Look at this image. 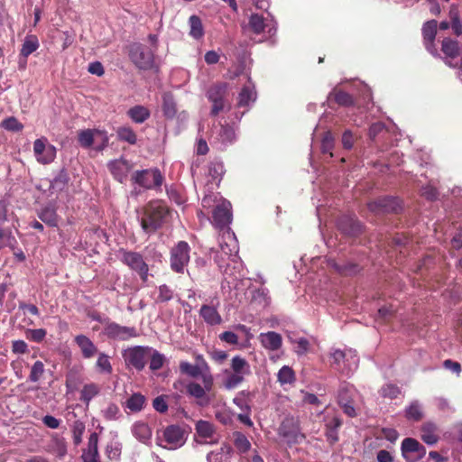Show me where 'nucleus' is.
I'll list each match as a JSON object with an SVG mask.
<instances>
[{"mask_svg":"<svg viewBox=\"0 0 462 462\" xmlns=\"http://www.w3.org/2000/svg\"><path fill=\"white\" fill-rule=\"evenodd\" d=\"M107 167L113 177L119 182L126 180L133 165L126 160L120 158L110 161Z\"/></svg>","mask_w":462,"mask_h":462,"instance_id":"obj_16","label":"nucleus"},{"mask_svg":"<svg viewBox=\"0 0 462 462\" xmlns=\"http://www.w3.org/2000/svg\"><path fill=\"white\" fill-rule=\"evenodd\" d=\"M436 426L432 423H425L421 428V439L428 445H434L438 442Z\"/></svg>","mask_w":462,"mask_h":462,"instance_id":"obj_34","label":"nucleus"},{"mask_svg":"<svg viewBox=\"0 0 462 462\" xmlns=\"http://www.w3.org/2000/svg\"><path fill=\"white\" fill-rule=\"evenodd\" d=\"M33 153L41 164H49L56 158V147L51 144L46 137H41L33 142Z\"/></svg>","mask_w":462,"mask_h":462,"instance_id":"obj_11","label":"nucleus"},{"mask_svg":"<svg viewBox=\"0 0 462 462\" xmlns=\"http://www.w3.org/2000/svg\"><path fill=\"white\" fill-rule=\"evenodd\" d=\"M187 431L179 425H170L156 432V443L158 446L175 450L181 448L187 440Z\"/></svg>","mask_w":462,"mask_h":462,"instance_id":"obj_2","label":"nucleus"},{"mask_svg":"<svg viewBox=\"0 0 462 462\" xmlns=\"http://www.w3.org/2000/svg\"><path fill=\"white\" fill-rule=\"evenodd\" d=\"M215 203L217 205L213 210V224L219 228L228 226L232 220L230 202L214 194H208L202 199L205 208H211Z\"/></svg>","mask_w":462,"mask_h":462,"instance_id":"obj_1","label":"nucleus"},{"mask_svg":"<svg viewBox=\"0 0 462 462\" xmlns=\"http://www.w3.org/2000/svg\"><path fill=\"white\" fill-rule=\"evenodd\" d=\"M119 414V408L116 404H109L104 411L103 415L107 420H116Z\"/></svg>","mask_w":462,"mask_h":462,"instance_id":"obj_61","label":"nucleus"},{"mask_svg":"<svg viewBox=\"0 0 462 462\" xmlns=\"http://www.w3.org/2000/svg\"><path fill=\"white\" fill-rule=\"evenodd\" d=\"M150 351L151 348L148 346H135L125 349L122 356L127 367L141 371L146 365Z\"/></svg>","mask_w":462,"mask_h":462,"instance_id":"obj_8","label":"nucleus"},{"mask_svg":"<svg viewBox=\"0 0 462 462\" xmlns=\"http://www.w3.org/2000/svg\"><path fill=\"white\" fill-rule=\"evenodd\" d=\"M38 47H39V42L35 36L26 37V39L23 44L21 53L24 57H27L30 54H32L33 51H35L38 49Z\"/></svg>","mask_w":462,"mask_h":462,"instance_id":"obj_44","label":"nucleus"},{"mask_svg":"<svg viewBox=\"0 0 462 462\" xmlns=\"http://www.w3.org/2000/svg\"><path fill=\"white\" fill-rule=\"evenodd\" d=\"M163 361L164 356L162 354L155 351L151 356L150 368L153 371L160 369L163 365Z\"/></svg>","mask_w":462,"mask_h":462,"instance_id":"obj_57","label":"nucleus"},{"mask_svg":"<svg viewBox=\"0 0 462 462\" xmlns=\"http://www.w3.org/2000/svg\"><path fill=\"white\" fill-rule=\"evenodd\" d=\"M173 296L172 291L167 285H161L159 287V295L158 300L160 301H168Z\"/></svg>","mask_w":462,"mask_h":462,"instance_id":"obj_60","label":"nucleus"},{"mask_svg":"<svg viewBox=\"0 0 462 462\" xmlns=\"http://www.w3.org/2000/svg\"><path fill=\"white\" fill-rule=\"evenodd\" d=\"M105 334L116 340H128L137 336L136 329L134 327L121 326L116 323H109L105 328Z\"/></svg>","mask_w":462,"mask_h":462,"instance_id":"obj_15","label":"nucleus"},{"mask_svg":"<svg viewBox=\"0 0 462 462\" xmlns=\"http://www.w3.org/2000/svg\"><path fill=\"white\" fill-rule=\"evenodd\" d=\"M75 341L81 350L85 358H91L97 353V347L94 343L86 336L79 335L75 337Z\"/></svg>","mask_w":462,"mask_h":462,"instance_id":"obj_24","label":"nucleus"},{"mask_svg":"<svg viewBox=\"0 0 462 462\" xmlns=\"http://www.w3.org/2000/svg\"><path fill=\"white\" fill-rule=\"evenodd\" d=\"M332 95H334L336 102L339 105L347 106L352 103V97L346 92L338 91L330 94V96Z\"/></svg>","mask_w":462,"mask_h":462,"instance_id":"obj_59","label":"nucleus"},{"mask_svg":"<svg viewBox=\"0 0 462 462\" xmlns=\"http://www.w3.org/2000/svg\"><path fill=\"white\" fill-rule=\"evenodd\" d=\"M145 403V397L141 393L132 394L126 401V407L131 411H140Z\"/></svg>","mask_w":462,"mask_h":462,"instance_id":"obj_38","label":"nucleus"},{"mask_svg":"<svg viewBox=\"0 0 462 462\" xmlns=\"http://www.w3.org/2000/svg\"><path fill=\"white\" fill-rule=\"evenodd\" d=\"M402 454L408 462L419 460L426 454L425 448L415 439L407 438L402 442Z\"/></svg>","mask_w":462,"mask_h":462,"instance_id":"obj_14","label":"nucleus"},{"mask_svg":"<svg viewBox=\"0 0 462 462\" xmlns=\"http://www.w3.org/2000/svg\"><path fill=\"white\" fill-rule=\"evenodd\" d=\"M100 392V387L96 383L85 384L80 392V400L88 405L89 402Z\"/></svg>","mask_w":462,"mask_h":462,"instance_id":"obj_33","label":"nucleus"},{"mask_svg":"<svg viewBox=\"0 0 462 462\" xmlns=\"http://www.w3.org/2000/svg\"><path fill=\"white\" fill-rule=\"evenodd\" d=\"M348 391V387H343L340 392H339V404L341 405V407L343 408L345 413H346L348 416L350 417H354L356 416V410H355V407L353 406V404L348 402V401H346L343 397V393L345 392Z\"/></svg>","mask_w":462,"mask_h":462,"instance_id":"obj_48","label":"nucleus"},{"mask_svg":"<svg viewBox=\"0 0 462 462\" xmlns=\"http://www.w3.org/2000/svg\"><path fill=\"white\" fill-rule=\"evenodd\" d=\"M44 373V365L42 361H36L32 366L29 379L31 382H38Z\"/></svg>","mask_w":462,"mask_h":462,"instance_id":"obj_51","label":"nucleus"},{"mask_svg":"<svg viewBox=\"0 0 462 462\" xmlns=\"http://www.w3.org/2000/svg\"><path fill=\"white\" fill-rule=\"evenodd\" d=\"M330 362L337 370L344 374L354 372L359 363L356 351L352 349L333 348L329 355Z\"/></svg>","mask_w":462,"mask_h":462,"instance_id":"obj_4","label":"nucleus"},{"mask_svg":"<svg viewBox=\"0 0 462 462\" xmlns=\"http://www.w3.org/2000/svg\"><path fill=\"white\" fill-rule=\"evenodd\" d=\"M256 99V92L254 88L251 85L243 88L239 94L238 105L240 106H246L254 103Z\"/></svg>","mask_w":462,"mask_h":462,"instance_id":"obj_31","label":"nucleus"},{"mask_svg":"<svg viewBox=\"0 0 462 462\" xmlns=\"http://www.w3.org/2000/svg\"><path fill=\"white\" fill-rule=\"evenodd\" d=\"M132 180L144 189H152L162 185V177L158 170H143L134 172Z\"/></svg>","mask_w":462,"mask_h":462,"instance_id":"obj_13","label":"nucleus"},{"mask_svg":"<svg viewBox=\"0 0 462 462\" xmlns=\"http://www.w3.org/2000/svg\"><path fill=\"white\" fill-rule=\"evenodd\" d=\"M152 407L158 412H166L168 410L167 396L160 395L156 397L152 402Z\"/></svg>","mask_w":462,"mask_h":462,"instance_id":"obj_53","label":"nucleus"},{"mask_svg":"<svg viewBox=\"0 0 462 462\" xmlns=\"http://www.w3.org/2000/svg\"><path fill=\"white\" fill-rule=\"evenodd\" d=\"M200 315L203 318V319L210 325H217L222 320L217 310L211 306H202L200 309Z\"/></svg>","mask_w":462,"mask_h":462,"instance_id":"obj_29","label":"nucleus"},{"mask_svg":"<svg viewBox=\"0 0 462 462\" xmlns=\"http://www.w3.org/2000/svg\"><path fill=\"white\" fill-rule=\"evenodd\" d=\"M290 341L294 346V352L298 356L305 355L310 350V341L305 337L290 338Z\"/></svg>","mask_w":462,"mask_h":462,"instance_id":"obj_42","label":"nucleus"},{"mask_svg":"<svg viewBox=\"0 0 462 462\" xmlns=\"http://www.w3.org/2000/svg\"><path fill=\"white\" fill-rule=\"evenodd\" d=\"M189 35L199 40L204 36V27L200 18L197 15H191L189 19Z\"/></svg>","mask_w":462,"mask_h":462,"instance_id":"obj_32","label":"nucleus"},{"mask_svg":"<svg viewBox=\"0 0 462 462\" xmlns=\"http://www.w3.org/2000/svg\"><path fill=\"white\" fill-rule=\"evenodd\" d=\"M88 70L89 73L97 75L98 77L103 76L105 73L104 67L102 63L99 61H94L89 63Z\"/></svg>","mask_w":462,"mask_h":462,"instance_id":"obj_63","label":"nucleus"},{"mask_svg":"<svg viewBox=\"0 0 462 462\" xmlns=\"http://www.w3.org/2000/svg\"><path fill=\"white\" fill-rule=\"evenodd\" d=\"M163 112L167 117H173L176 114V106L170 94L163 95Z\"/></svg>","mask_w":462,"mask_h":462,"instance_id":"obj_45","label":"nucleus"},{"mask_svg":"<svg viewBox=\"0 0 462 462\" xmlns=\"http://www.w3.org/2000/svg\"><path fill=\"white\" fill-rule=\"evenodd\" d=\"M132 433L140 442L148 444L152 439V430L150 426L143 421H136L132 426Z\"/></svg>","mask_w":462,"mask_h":462,"instance_id":"obj_22","label":"nucleus"},{"mask_svg":"<svg viewBox=\"0 0 462 462\" xmlns=\"http://www.w3.org/2000/svg\"><path fill=\"white\" fill-rule=\"evenodd\" d=\"M249 26L254 31V33H261L263 32L265 27H269V32H275V27L273 25H269L267 22H265L264 18L257 14H254L250 16L249 19Z\"/></svg>","mask_w":462,"mask_h":462,"instance_id":"obj_25","label":"nucleus"},{"mask_svg":"<svg viewBox=\"0 0 462 462\" xmlns=\"http://www.w3.org/2000/svg\"><path fill=\"white\" fill-rule=\"evenodd\" d=\"M46 336V330L43 328L30 329L27 332V337L34 342H41Z\"/></svg>","mask_w":462,"mask_h":462,"instance_id":"obj_58","label":"nucleus"},{"mask_svg":"<svg viewBox=\"0 0 462 462\" xmlns=\"http://www.w3.org/2000/svg\"><path fill=\"white\" fill-rule=\"evenodd\" d=\"M116 134L120 141L126 142L129 144H135L137 142V136L131 127H119L116 131Z\"/></svg>","mask_w":462,"mask_h":462,"instance_id":"obj_39","label":"nucleus"},{"mask_svg":"<svg viewBox=\"0 0 462 462\" xmlns=\"http://www.w3.org/2000/svg\"><path fill=\"white\" fill-rule=\"evenodd\" d=\"M250 373L249 363L240 356H234L231 360L230 370L226 369L223 372L225 375L224 387L227 390L236 388Z\"/></svg>","mask_w":462,"mask_h":462,"instance_id":"obj_3","label":"nucleus"},{"mask_svg":"<svg viewBox=\"0 0 462 462\" xmlns=\"http://www.w3.org/2000/svg\"><path fill=\"white\" fill-rule=\"evenodd\" d=\"M96 366L97 371L101 374H110L113 371L109 356L104 353L98 355Z\"/></svg>","mask_w":462,"mask_h":462,"instance_id":"obj_40","label":"nucleus"},{"mask_svg":"<svg viewBox=\"0 0 462 462\" xmlns=\"http://www.w3.org/2000/svg\"><path fill=\"white\" fill-rule=\"evenodd\" d=\"M203 385L198 383L191 382L187 384L186 389L189 395L196 399L197 404L205 407L210 403V397L208 393L213 387V376L210 373L202 374Z\"/></svg>","mask_w":462,"mask_h":462,"instance_id":"obj_6","label":"nucleus"},{"mask_svg":"<svg viewBox=\"0 0 462 462\" xmlns=\"http://www.w3.org/2000/svg\"><path fill=\"white\" fill-rule=\"evenodd\" d=\"M334 146V138L330 132H327L322 139L321 149L323 152H329L332 156L331 150Z\"/></svg>","mask_w":462,"mask_h":462,"instance_id":"obj_54","label":"nucleus"},{"mask_svg":"<svg viewBox=\"0 0 462 462\" xmlns=\"http://www.w3.org/2000/svg\"><path fill=\"white\" fill-rule=\"evenodd\" d=\"M231 448L224 445L219 450L210 452L207 459L208 462H229Z\"/></svg>","mask_w":462,"mask_h":462,"instance_id":"obj_30","label":"nucleus"},{"mask_svg":"<svg viewBox=\"0 0 462 462\" xmlns=\"http://www.w3.org/2000/svg\"><path fill=\"white\" fill-rule=\"evenodd\" d=\"M437 21L431 20L424 23L422 28V34L425 41L426 49L433 55L437 54V50L434 45V39L437 33Z\"/></svg>","mask_w":462,"mask_h":462,"instance_id":"obj_21","label":"nucleus"},{"mask_svg":"<svg viewBox=\"0 0 462 462\" xmlns=\"http://www.w3.org/2000/svg\"><path fill=\"white\" fill-rule=\"evenodd\" d=\"M280 434L286 438L288 441L297 442L299 439L302 438V435L300 433L298 422L292 418L285 419L281 427H280Z\"/></svg>","mask_w":462,"mask_h":462,"instance_id":"obj_18","label":"nucleus"},{"mask_svg":"<svg viewBox=\"0 0 462 462\" xmlns=\"http://www.w3.org/2000/svg\"><path fill=\"white\" fill-rule=\"evenodd\" d=\"M219 337L222 341H225L232 345H236L238 342L237 335L231 331L223 332L222 334H220Z\"/></svg>","mask_w":462,"mask_h":462,"instance_id":"obj_64","label":"nucleus"},{"mask_svg":"<svg viewBox=\"0 0 462 462\" xmlns=\"http://www.w3.org/2000/svg\"><path fill=\"white\" fill-rule=\"evenodd\" d=\"M106 453L110 459H117L121 454V445L117 441L107 444Z\"/></svg>","mask_w":462,"mask_h":462,"instance_id":"obj_52","label":"nucleus"},{"mask_svg":"<svg viewBox=\"0 0 462 462\" xmlns=\"http://www.w3.org/2000/svg\"><path fill=\"white\" fill-rule=\"evenodd\" d=\"M128 116L133 122L142 124L150 116V111L143 106H134L127 111Z\"/></svg>","mask_w":462,"mask_h":462,"instance_id":"obj_28","label":"nucleus"},{"mask_svg":"<svg viewBox=\"0 0 462 462\" xmlns=\"http://www.w3.org/2000/svg\"><path fill=\"white\" fill-rule=\"evenodd\" d=\"M234 438L235 446L239 452L245 453L250 449L251 443L244 434L241 432H235Z\"/></svg>","mask_w":462,"mask_h":462,"instance_id":"obj_43","label":"nucleus"},{"mask_svg":"<svg viewBox=\"0 0 462 462\" xmlns=\"http://www.w3.org/2000/svg\"><path fill=\"white\" fill-rule=\"evenodd\" d=\"M119 254L120 259L125 264L136 272L143 282L148 280L149 268L140 254L125 250H121Z\"/></svg>","mask_w":462,"mask_h":462,"instance_id":"obj_10","label":"nucleus"},{"mask_svg":"<svg viewBox=\"0 0 462 462\" xmlns=\"http://www.w3.org/2000/svg\"><path fill=\"white\" fill-rule=\"evenodd\" d=\"M168 210L160 201L151 203L145 210V217L142 219V227L144 232H153L165 221Z\"/></svg>","mask_w":462,"mask_h":462,"instance_id":"obj_5","label":"nucleus"},{"mask_svg":"<svg viewBox=\"0 0 462 462\" xmlns=\"http://www.w3.org/2000/svg\"><path fill=\"white\" fill-rule=\"evenodd\" d=\"M180 369L181 373L186 374L191 377H198L201 374V368L199 365H194L186 361L180 362Z\"/></svg>","mask_w":462,"mask_h":462,"instance_id":"obj_46","label":"nucleus"},{"mask_svg":"<svg viewBox=\"0 0 462 462\" xmlns=\"http://www.w3.org/2000/svg\"><path fill=\"white\" fill-rule=\"evenodd\" d=\"M195 430L197 435L203 439L205 441L207 439H211L215 433V428L212 423L207 420H198L195 425Z\"/></svg>","mask_w":462,"mask_h":462,"instance_id":"obj_26","label":"nucleus"},{"mask_svg":"<svg viewBox=\"0 0 462 462\" xmlns=\"http://www.w3.org/2000/svg\"><path fill=\"white\" fill-rule=\"evenodd\" d=\"M225 172L224 164L222 162H214L209 165L208 175L217 187L219 185L222 176Z\"/></svg>","mask_w":462,"mask_h":462,"instance_id":"obj_37","label":"nucleus"},{"mask_svg":"<svg viewBox=\"0 0 462 462\" xmlns=\"http://www.w3.org/2000/svg\"><path fill=\"white\" fill-rule=\"evenodd\" d=\"M226 92L224 85H217L212 87L208 92V99L213 103L211 113L213 115L218 114L224 108L223 97Z\"/></svg>","mask_w":462,"mask_h":462,"instance_id":"obj_20","label":"nucleus"},{"mask_svg":"<svg viewBox=\"0 0 462 462\" xmlns=\"http://www.w3.org/2000/svg\"><path fill=\"white\" fill-rule=\"evenodd\" d=\"M277 381L282 384H291L295 381V373L289 365H283L277 374Z\"/></svg>","mask_w":462,"mask_h":462,"instance_id":"obj_36","label":"nucleus"},{"mask_svg":"<svg viewBox=\"0 0 462 462\" xmlns=\"http://www.w3.org/2000/svg\"><path fill=\"white\" fill-rule=\"evenodd\" d=\"M129 57L136 67L141 69H149L154 63V56L151 50L140 43H134L130 46Z\"/></svg>","mask_w":462,"mask_h":462,"instance_id":"obj_9","label":"nucleus"},{"mask_svg":"<svg viewBox=\"0 0 462 462\" xmlns=\"http://www.w3.org/2000/svg\"><path fill=\"white\" fill-rule=\"evenodd\" d=\"M189 245L184 241H180L171 253V267L177 273H182L189 262Z\"/></svg>","mask_w":462,"mask_h":462,"instance_id":"obj_12","label":"nucleus"},{"mask_svg":"<svg viewBox=\"0 0 462 462\" xmlns=\"http://www.w3.org/2000/svg\"><path fill=\"white\" fill-rule=\"evenodd\" d=\"M99 133L101 135H96L94 144H96L97 149H103L108 143V137L106 131L99 130Z\"/></svg>","mask_w":462,"mask_h":462,"instance_id":"obj_62","label":"nucleus"},{"mask_svg":"<svg viewBox=\"0 0 462 462\" xmlns=\"http://www.w3.org/2000/svg\"><path fill=\"white\" fill-rule=\"evenodd\" d=\"M400 393V390L397 386L393 384H386L381 389V394L383 397H387L390 399L396 398Z\"/></svg>","mask_w":462,"mask_h":462,"instance_id":"obj_55","label":"nucleus"},{"mask_svg":"<svg viewBox=\"0 0 462 462\" xmlns=\"http://www.w3.org/2000/svg\"><path fill=\"white\" fill-rule=\"evenodd\" d=\"M234 416L235 413L225 406L216 411L217 420L225 425L231 423Z\"/></svg>","mask_w":462,"mask_h":462,"instance_id":"obj_47","label":"nucleus"},{"mask_svg":"<svg viewBox=\"0 0 462 462\" xmlns=\"http://www.w3.org/2000/svg\"><path fill=\"white\" fill-rule=\"evenodd\" d=\"M220 139L224 144L231 143L236 139V134L234 129L230 127L223 128L220 133Z\"/></svg>","mask_w":462,"mask_h":462,"instance_id":"obj_56","label":"nucleus"},{"mask_svg":"<svg viewBox=\"0 0 462 462\" xmlns=\"http://www.w3.org/2000/svg\"><path fill=\"white\" fill-rule=\"evenodd\" d=\"M442 51L446 56L445 63L451 68L456 67V64H453L448 58H456L459 55V47L457 41H453L450 39H445L442 42Z\"/></svg>","mask_w":462,"mask_h":462,"instance_id":"obj_23","label":"nucleus"},{"mask_svg":"<svg viewBox=\"0 0 462 462\" xmlns=\"http://www.w3.org/2000/svg\"><path fill=\"white\" fill-rule=\"evenodd\" d=\"M39 218L50 226H58V216L52 206H47L38 212Z\"/></svg>","mask_w":462,"mask_h":462,"instance_id":"obj_27","label":"nucleus"},{"mask_svg":"<svg viewBox=\"0 0 462 462\" xmlns=\"http://www.w3.org/2000/svg\"><path fill=\"white\" fill-rule=\"evenodd\" d=\"M82 462H98V435L96 432L90 434L88 447L83 449L81 455Z\"/></svg>","mask_w":462,"mask_h":462,"instance_id":"obj_19","label":"nucleus"},{"mask_svg":"<svg viewBox=\"0 0 462 462\" xmlns=\"http://www.w3.org/2000/svg\"><path fill=\"white\" fill-rule=\"evenodd\" d=\"M405 415L408 420H421L423 413L422 408L419 402H412L409 407L405 410Z\"/></svg>","mask_w":462,"mask_h":462,"instance_id":"obj_41","label":"nucleus"},{"mask_svg":"<svg viewBox=\"0 0 462 462\" xmlns=\"http://www.w3.org/2000/svg\"><path fill=\"white\" fill-rule=\"evenodd\" d=\"M85 431V424L82 421L77 420L72 426V437L75 445H79L82 441V437Z\"/></svg>","mask_w":462,"mask_h":462,"instance_id":"obj_49","label":"nucleus"},{"mask_svg":"<svg viewBox=\"0 0 462 462\" xmlns=\"http://www.w3.org/2000/svg\"><path fill=\"white\" fill-rule=\"evenodd\" d=\"M96 135H101L98 129H88L79 134V142L83 147H90L95 143Z\"/></svg>","mask_w":462,"mask_h":462,"instance_id":"obj_35","label":"nucleus"},{"mask_svg":"<svg viewBox=\"0 0 462 462\" xmlns=\"http://www.w3.org/2000/svg\"><path fill=\"white\" fill-rule=\"evenodd\" d=\"M258 339L261 346L267 351H277L282 346V337L275 331L260 333Z\"/></svg>","mask_w":462,"mask_h":462,"instance_id":"obj_17","label":"nucleus"},{"mask_svg":"<svg viewBox=\"0 0 462 462\" xmlns=\"http://www.w3.org/2000/svg\"><path fill=\"white\" fill-rule=\"evenodd\" d=\"M219 245L221 255L219 256V259L217 260L219 267H223L221 263L224 261V258L222 257L223 254L227 256L230 263H234L235 265L240 266L241 264L240 263H238L237 255L239 250L238 242L236 240L235 234L229 228L223 231ZM235 268H236V266H235Z\"/></svg>","mask_w":462,"mask_h":462,"instance_id":"obj_7","label":"nucleus"},{"mask_svg":"<svg viewBox=\"0 0 462 462\" xmlns=\"http://www.w3.org/2000/svg\"><path fill=\"white\" fill-rule=\"evenodd\" d=\"M1 126L7 131L19 132L23 130V125L15 117L10 116L1 123Z\"/></svg>","mask_w":462,"mask_h":462,"instance_id":"obj_50","label":"nucleus"}]
</instances>
